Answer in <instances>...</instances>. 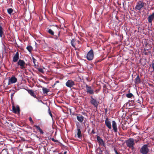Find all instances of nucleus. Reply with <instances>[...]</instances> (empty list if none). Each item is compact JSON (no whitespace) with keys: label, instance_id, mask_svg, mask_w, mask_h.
Listing matches in <instances>:
<instances>
[{"label":"nucleus","instance_id":"13","mask_svg":"<svg viewBox=\"0 0 154 154\" xmlns=\"http://www.w3.org/2000/svg\"><path fill=\"white\" fill-rule=\"evenodd\" d=\"M12 111L13 113H16L17 112L18 113H20V110L19 106L18 105L16 106V107L14 105L12 106Z\"/></svg>","mask_w":154,"mask_h":154},{"label":"nucleus","instance_id":"37","mask_svg":"<svg viewBox=\"0 0 154 154\" xmlns=\"http://www.w3.org/2000/svg\"><path fill=\"white\" fill-rule=\"evenodd\" d=\"M28 154H34V153L32 151H30L29 152Z\"/></svg>","mask_w":154,"mask_h":154},{"label":"nucleus","instance_id":"4","mask_svg":"<svg viewBox=\"0 0 154 154\" xmlns=\"http://www.w3.org/2000/svg\"><path fill=\"white\" fill-rule=\"evenodd\" d=\"M17 65L20 66L21 69H24L27 67V65L23 60H19L17 63Z\"/></svg>","mask_w":154,"mask_h":154},{"label":"nucleus","instance_id":"18","mask_svg":"<svg viewBox=\"0 0 154 154\" xmlns=\"http://www.w3.org/2000/svg\"><path fill=\"white\" fill-rule=\"evenodd\" d=\"M78 116H77V119L80 122H82L84 120V117L82 115L79 114H77Z\"/></svg>","mask_w":154,"mask_h":154},{"label":"nucleus","instance_id":"8","mask_svg":"<svg viewBox=\"0 0 154 154\" xmlns=\"http://www.w3.org/2000/svg\"><path fill=\"white\" fill-rule=\"evenodd\" d=\"M17 81V79L14 76L12 75L8 80V85H9L11 84L15 83Z\"/></svg>","mask_w":154,"mask_h":154},{"label":"nucleus","instance_id":"2","mask_svg":"<svg viewBox=\"0 0 154 154\" xmlns=\"http://www.w3.org/2000/svg\"><path fill=\"white\" fill-rule=\"evenodd\" d=\"M60 30V29L57 27H54L51 29H48V30L47 32L53 36L54 35V33L56 34L57 33L58 31Z\"/></svg>","mask_w":154,"mask_h":154},{"label":"nucleus","instance_id":"25","mask_svg":"<svg viewBox=\"0 0 154 154\" xmlns=\"http://www.w3.org/2000/svg\"><path fill=\"white\" fill-rule=\"evenodd\" d=\"M75 40L74 39H72L71 41V44L72 46L74 48H75Z\"/></svg>","mask_w":154,"mask_h":154},{"label":"nucleus","instance_id":"23","mask_svg":"<svg viewBox=\"0 0 154 154\" xmlns=\"http://www.w3.org/2000/svg\"><path fill=\"white\" fill-rule=\"evenodd\" d=\"M34 127H35L40 132V134H43L44 133V132L40 128L39 126H38V125H34Z\"/></svg>","mask_w":154,"mask_h":154},{"label":"nucleus","instance_id":"21","mask_svg":"<svg viewBox=\"0 0 154 154\" xmlns=\"http://www.w3.org/2000/svg\"><path fill=\"white\" fill-rule=\"evenodd\" d=\"M28 92L31 96H33L34 98L37 99L38 98L33 91L29 90L28 91Z\"/></svg>","mask_w":154,"mask_h":154},{"label":"nucleus","instance_id":"7","mask_svg":"<svg viewBox=\"0 0 154 154\" xmlns=\"http://www.w3.org/2000/svg\"><path fill=\"white\" fill-rule=\"evenodd\" d=\"M90 103L95 107L97 108L99 104V102L96 99H94L92 96L91 97Z\"/></svg>","mask_w":154,"mask_h":154},{"label":"nucleus","instance_id":"35","mask_svg":"<svg viewBox=\"0 0 154 154\" xmlns=\"http://www.w3.org/2000/svg\"><path fill=\"white\" fill-rule=\"evenodd\" d=\"M151 65H152V68L153 69V72H154V63H152V64Z\"/></svg>","mask_w":154,"mask_h":154},{"label":"nucleus","instance_id":"29","mask_svg":"<svg viewBox=\"0 0 154 154\" xmlns=\"http://www.w3.org/2000/svg\"><path fill=\"white\" fill-rule=\"evenodd\" d=\"M133 96V94L131 93H129L126 94V97L129 98H131Z\"/></svg>","mask_w":154,"mask_h":154},{"label":"nucleus","instance_id":"49","mask_svg":"<svg viewBox=\"0 0 154 154\" xmlns=\"http://www.w3.org/2000/svg\"><path fill=\"white\" fill-rule=\"evenodd\" d=\"M123 126L124 127V126H123V125H122V128H123Z\"/></svg>","mask_w":154,"mask_h":154},{"label":"nucleus","instance_id":"47","mask_svg":"<svg viewBox=\"0 0 154 154\" xmlns=\"http://www.w3.org/2000/svg\"><path fill=\"white\" fill-rule=\"evenodd\" d=\"M36 66V65L35 64H35H34V66Z\"/></svg>","mask_w":154,"mask_h":154},{"label":"nucleus","instance_id":"32","mask_svg":"<svg viewBox=\"0 0 154 154\" xmlns=\"http://www.w3.org/2000/svg\"><path fill=\"white\" fill-rule=\"evenodd\" d=\"M60 82V81H57L54 84V85H53V86H52V87L54 88L55 85H56V84H57V83H59Z\"/></svg>","mask_w":154,"mask_h":154},{"label":"nucleus","instance_id":"31","mask_svg":"<svg viewBox=\"0 0 154 154\" xmlns=\"http://www.w3.org/2000/svg\"><path fill=\"white\" fill-rule=\"evenodd\" d=\"M48 112H49V114L51 116V117L52 118V115L50 109L49 107L48 109Z\"/></svg>","mask_w":154,"mask_h":154},{"label":"nucleus","instance_id":"42","mask_svg":"<svg viewBox=\"0 0 154 154\" xmlns=\"http://www.w3.org/2000/svg\"><path fill=\"white\" fill-rule=\"evenodd\" d=\"M134 140V142H136V143H137V142H138V140Z\"/></svg>","mask_w":154,"mask_h":154},{"label":"nucleus","instance_id":"27","mask_svg":"<svg viewBox=\"0 0 154 154\" xmlns=\"http://www.w3.org/2000/svg\"><path fill=\"white\" fill-rule=\"evenodd\" d=\"M97 152L99 154H102L103 151L101 149V148L100 147H98L97 149Z\"/></svg>","mask_w":154,"mask_h":154},{"label":"nucleus","instance_id":"50","mask_svg":"<svg viewBox=\"0 0 154 154\" xmlns=\"http://www.w3.org/2000/svg\"><path fill=\"white\" fill-rule=\"evenodd\" d=\"M61 153H58V154H61Z\"/></svg>","mask_w":154,"mask_h":154},{"label":"nucleus","instance_id":"45","mask_svg":"<svg viewBox=\"0 0 154 154\" xmlns=\"http://www.w3.org/2000/svg\"><path fill=\"white\" fill-rule=\"evenodd\" d=\"M66 153H67L66 151H65L64 152V154H66Z\"/></svg>","mask_w":154,"mask_h":154},{"label":"nucleus","instance_id":"15","mask_svg":"<svg viewBox=\"0 0 154 154\" xmlns=\"http://www.w3.org/2000/svg\"><path fill=\"white\" fill-rule=\"evenodd\" d=\"M19 59V54L17 52L13 57V61L14 62H17Z\"/></svg>","mask_w":154,"mask_h":154},{"label":"nucleus","instance_id":"24","mask_svg":"<svg viewBox=\"0 0 154 154\" xmlns=\"http://www.w3.org/2000/svg\"><path fill=\"white\" fill-rule=\"evenodd\" d=\"M42 91L43 93L44 94H47V93L50 90L48 89H47L46 88L43 87L42 88Z\"/></svg>","mask_w":154,"mask_h":154},{"label":"nucleus","instance_id":"11","mask_svg":"<svg viewBox=\"0 0 154 154\" xmlns=\"http://www.w3.org/2000/svg\"><path fill=\"white\" fill-rule=\"evenodd\" d=\"M86 92L87 93L91 94H93L94 93V90L91 87L86 85L85 86Z\"/></svg>","mask_w":154,"mask_h":154},{"label":"nucleus","instance_id":"48","mask_svg":"<svg viewBox=\"0 0 154 154\" xmlns=\"http://www.w3.org/2000/svg\"><path fill=\"white\" fill-rule=\"evenodd\" d=\"M2 18L1 17V16H0V19H2Z\"/></svg>","mask_w":154,"mask_h":154},{"label":"nucleus","instance_id":"16","mask_svg":"<svg viewBox=\"0 0 154 154\" xmlns=\"http://www.w3.org/2000/svg\"><path fill=\"white\" fill-rule=\"evenodd\" d=\"M147 19L149 23H151L152 25V20L154 19V12L152 13V14L149 15Z\"/></svg>","mask_w":154,"mask_h":154},{"label":"nucleus","instance_id":"10","mask_svg":"<svg viewBox=\"0 0 154 154\" xmlns=\"http://www.w3.org/2000/svg\"><path fill=\"white\" fill-rule=\"evenodd\" d=\"M97 140L100 145H101L104 147L105 146V144L103 140L99 136H97Z\"/></svg>","mask_w":154,"mask_h":154},{"label":"nucleus","instance_id":"30","mask_svg":"<svg viewBox=\"0 0 154 154\" xmlns=\"http://www.w3.org/2000/svg\"><path fill=\"white\" fill-rule=\"evenodd\" d=\"M37 69L40 72L42 73H44V71H43V69L41 68H38Z\"/></svg>","mask_w":154,"mask_h":154},{"label":"nucleus","instance_id":"5","mask_svg":"<svg viewBox=\"0 0 154 154\" xmlns=\"http://www.w3.org/2000/svg\"><path fill=\"white\" fill-rule=\"evenodd\" d=\"M140 151L142 154H147L149 152L148 145L147 144L143 145L141 148Z\"/></svg>","mask_w":154,"mask_h":154},{"label":"nucleus","instance_id":"12","mask_svg":"<svg viewBox=\"0 0 154 154\" xmlns=\"http://www.w3.org/2000/svg\"><path fill=\"white\" fill-rule=\"evenodd\" d=\"M57 33H56L55 34V35H53L54 36L53 38L55 40H60V41H62V39L61 38H59V37L60 35V30Z\"/></svg>","mask_w":154,"mask_h":154},{"label":"nucleus","instance_id":"44","mask_svg":"<svg viewBox=\"0 0 154 154\" xmlns=\"http://www.w3.org/2000/svg\"><path fill=\"white\" fill-rule=\"evenodd\" d=\"M83 114V115H87V114L85 113H82Z\"/></svg>","mask_w":154,"mask_h":154},{"label":"nucleus","instance_id":"38","mask_svg":"<svg viewBox=\"0 0 154 154\" xmlns=\"http://www.w3.org/2000/svg\"><path fill=\"white\" fill-rule=\"evenodd\" d=\"M91 133L93 134H94L95 133V132L94 131V130H92V131Z\"/></svg>","mask_w":154,"mask_h":154},{"label":"nucleus","instance_id":"28","mask_svg":"<svg viewBox=\"0 0 154 154\" xmlns=\"http://www.w3.org/2000/svg\"><path fill=\"white\" fill-rule=\"evenodd\" d=\"M26 49L29 51L30 52H31L32 49V48L31 46H29L27 47Z\"/></svg>","mask_w":154,"mask_h":154},{"label":"nucleus","instance_id":"14","mask_svg":"<svg viewBox=\"0 0 154 154\" xmlns=\"http://www.w3.org/2000/svg\"><path fill=\"white\" fill-rule=\"evenodd\" d=\"M112 126L113 131L115 133H116L118 130L116 123L115 121H112Z\"/></svg>","mask_w":154,"mask_h":154},{"label":"nucleus","instance_id":"22","mask_svg":"<svg viewBox=\"0 0 154 154\" xmlns=\"http://www.w3.org/2000/svg\"><path fill=\"white\" fill-rule=\"evenodd\" d=\"M77 137L79 138H80L82 137V135L81 133V130L80 128H78L77 129Z\"/></svg>","mask_w":154,"mask_h":154},{"label":"nucleus","instance_id":"46","mask_svg":"<svg viewBox=\"0 0 154 154\" xmlns=\"http://www.w3.org/2000/svg\"><path fill=\"white\" fill-rule=\"evenodd\" d=\"M31 125L33 124L34 123V122H33H33H31Z\"/></svg>","mask_w":154,"mask_h":154},{"label":"nucleus","instance_id":"6","mask_svg":"<svg viewBox=\"0 0 154 154\" xmlns=\"http://www.w3.org/2000/svg\"><path fill=\"white\" fill-rule=\"evenodd\" d=\"M94 57V51L92 49H91L87 54L86 58L88 60L91 61L93 59Z\"/></svg>","mask_w":154,"mask_h":154},{"label":"nucleus","instance_id":"36","mask_svg":"<svg viewBox=\"0 0 154 154\" xmlns=\"http://www.w3.org/2000/svg\"><path fill=\"white\" fill-rule=\"evenodd\" d=\"M29 121H30V122H33V120L31 117H29Z\"/></svg>","mask_w":154,"mask_h":154},{"label":"nucleus","instance_id":"17","mask_svg":"<svg viewBox=\"0 0 154 154\" xmlns=\"http://www.w3.org/2000/svg\"><path fill=\"white\" fill-rule=\"evenodd\" d=\"M105 124L106 126L110 129H111V126L110 122L108 118H106L105 120Z\"/></svg>","mask_w":154,"mask_h":154},{"label":"nucleus","instance_id":"3","mask_svg":"<svg viewBox=\"0 0 154 154\" xmlns=\"http://www.w3.org/2000/svg\"><path fill=\"white\" fill-rule=\"evenodd\" d=\"M134 140L133 138H130L126 142V145L128 147L132 149L134 148Z\"/></svg>","mask_w":154,"mask_h":154},{"label":"nucleus","instance_id":"39","mask_svg":"<svg viewBox=\"0 0 154 154\" xmlns=\"http://www.w3.org/2000/svg\"><path fill=\"white\" fill-rule=\"evenodd\" d=\"M114 150H115V153L116 154H119V153L117 152V151L115 149Z\"/></svg>","mask_w":154,"mask_h":154},{"label":"nucleus","instance_id":"34","mask_svg":"<svg viewBox=\"0 0 154 154\" xmlns=\"http://www.w3.org/2000/svg\"><path fill=\"white\" fill-rule=\"evenodd\" d=\"M51 140L52 141L55 142H58V140H55L54 138H52Z\"/></svg>","mask_w":154,"mask_h":154},{"label":"nucleus","instance_id":"19","mask_svg":"<svg viewBox=\"0 0 154 154\" xmlns=\"http://www.w3.org/2000/svg\"><path fill=\"white\" fill-rule=\"evenodd\" d=\"M0 37L1 38L5 37V35L3 32V28L1 25H0Z\"/></svg>","mask_w":154,"mask_h":154},{"label":"nucleus","instance_id":"33","mask_svg":"<svg viewBox=\"0 0 154 154\" xmlns=\"http://www.w3.org/2000/svg\"><path fill=\"white\" fill-rule=\"evenodd\" d=\"M32 59L33 63L34 64H35V63L36 62L37 60L35 59V58L33 57H32Z\"/></svg>","mask_w":154,"mask_h":154},{"label":"nucleus","instance_id":"9","mask_svg":"<svg viewBox=\"0 0 154 154\" xmlns=\"http://www.w3.org/2000/svg\"><path fill=\"white\" fill-rule=\"evenodd\" d=\"M75 85L74 82L70 80H68L66 83V85L68 87L71 88Z\"/></svg>","mask_w":154,"mask_h":154},{"label":"nucleus","instance_id":"40","mask_svg":"<svg viewBox=\"0 0 154 154\" xmlns=\"http://www.w3.org/2000/svg\"><path fill=\"white\" fill-rule=\"evenodd\" d=\"M53 152L54 153H57V152H58V151H57V150H54V151H53Z\"/></svg>","mask_w":154,"mask_h":154},{"label":"nucleus","instance_id":"43","mask_svg":"<svg viewBox=\"0 0 154 154\" xmlns=\"http://www.w3.org/2000/svg\"><path fill=\"white\" fill-rule=\"evenodd\" d=\"M105 112L106 113L107 112V109H105Z\"/></svg>","mask_w":154,"mask_h":154},{"label":"nucleus","instance_id":"20","mask_svg":"<svg viewBox=\"0 0 154 154\" xmlns=\"http://www.w3.org/2000/svg\"><path fill=\"white\" fill-rule=\"evenodd\" d=\"M135 83L136 84H137L140 83V78L139 75H137L134 80Z\"/></svg>","mask_w":154,"mask_h":154},{"label":"nucleus","instance_id":"41","mask_svg":"<svg viewBox=\"0 0 154 154\" xmlns=\"http://www.w3.org/2000/svg\"><path fill=\"white\" fill-rule=\"evenodd\" d=\"M38 102H40L42 103H43V102H42V100H38Z\"/></svg>","mask_w":154,"mask_h":154},{"label":"nucleus","instance_id":"1","mask_svg":"<svg viewBox=\"0 0 154 154\" xmlns=\"http://www.w3.org/2000/svg\"><path fill=\"white\" fill-rule=\"evenodd\" d=\"M145 5L146 3L143 1H139L137 3L134 9L136 11L137 10L140 11L142 9Z\"/></svg>","mask_w":154,"mask_h":154},{"label":"nucleus","instance_id":"26","mask_svg":"<svg viewBox=\"0 0 154 154\" xmlns=\"http://www.w3.org/2000/svg\"><path fill=\"white\" fill-rule=\"evenodd\" d=\"M13 11L12 8H9L7 9V12L8 14H11Z\"/></svg>","mask_w":154,"mask_h":154}]
</instances>
